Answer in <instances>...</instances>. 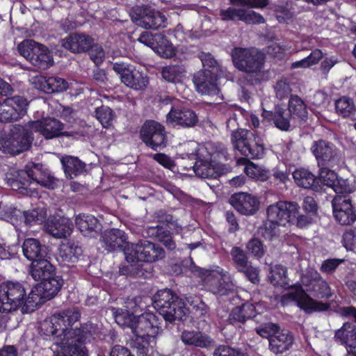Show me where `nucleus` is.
<instances>
[{"label":"nucleus","instance_id":"f257e3e1","mask_svg":"<svg viewBox=\"0 0 356 356\" xmlns=\"http://www.w3.org/2000/svg\"><path fill=\"white\" fill-rule=\"evenodd\" d=\"M79 318V310L71 308L54 313L42 323V331L47 336L54 337V344L58 347L54 356H88L86 344L95 339L98 328L93 323L72 328Z\"/></svg>","mask_w":356,"mask_h":356},{"label":"nucleus","instance_id":"f03ea898","mask_svg":"<svg viewBox=\"0 0 356 356\" xmlns=\"http://www.w3.org/2000/svg\"><path fill=\"white\" fill-rule=\"evenodd\" d=\"M127 264L120 267V273L134 277L147 278L152 275L149 263L162 259L165 251L159 245L148 241L130 243L124 250Z\"/></svg>","mask_w":356,"mask_h":356},{"label":"nucleus","instance_id":"7ed1b4c3","mask_svg":"<svg viewBox=\"0 0 356 356\" xmlns=\"http://www.w3.org/2000/svg\"><path fill=\"white\" fill-rule=\"evenodd\" d=\"M131 330L134 338L129 341L130 347L140 356H152L160 330L156 315L147 312L136 317Z\"/></svg>","mask_w":356,"mask_h":356},{"label":"nucleus","instance_id":"20e7f679","mask_svg":"<svg viewBox=\"0 0 356 356\" xmlns=\"http://www.w3.org/2000/svg\"><path fill=\"white\" fill-rule=\"evenodd\" d=\"M234 65L246 73L245 79L254 85L268 79L264 70V55L255 49L236 47L232 51Z\"/></svg>","mask_w":356,"mask_h":356},{"label":"nucleus","instance_id":"39448f33","mask_svg":"<svg viewBox=\"0 0 356 356\" xmlns=\"http://www.w3.org/2000/svg\"><path fill=\"white\" fill-rule=\"evenodd\" d=\"M24 285L19 282L7 281L0 284V312H10L22 307L23 313L32 312L31 303Z\"/></svg>","mask_w":356,"mask_h":356},{"label":"nucleus","instance_id":"423d86ee","mask_svg":"<svg viewBox=\"0 0 356 356\" xmlns=\"http://www.w3.org/2000/svg\"><path fill=\"white\" fill-rule=\"evenodd\" d=\"M33 135L29 123L16 125L5 134L0 133V151L13 155L27 151L31 147Z\"/></svg>","mask_w":356,"mask_h":356},{"label":"nucleus","instance_id":"0eeeda50","mask_svg":"<svg viewBox=\"0 0 356 356\" xmlns=\"http://www.w3.org/2000/svg\"><path fill=\"white\" fill-rule=\"evenodd\" d=\"M154 305L160 315L168 322L181 321L185 316L184 303L172 290H159L154 296Z\"/></svg>","mask_w":356,"mask_h":356},{"label":"nucleus","instance_id":"6e6552de","mask_svg":"<svg viewBox=\"0 0 356 356\" xmlns=\"http://www.w3.org/2000/svg\"><path fill=\"white\" fill-rule=\"evenodd\" d=\"M231 140L241 154L250 159H260L264 153L263 140L251 131L243 129L233 131Z\"/></svg>","mask_w":356,"mask_h":356},{"label":"nucleus","instance_id":"1a4fd4ad","mask_svg":"<svg viewBox=\"0 0 356 356\" xmlns=\"http://www.w3.org/2000/svg\"><path fill=\"white\" fill-rule=\"evenodd\" d=\"M202 276L206 290L216 296H226L234 290L232 276L220 267L213 270H202Z\"/></svg>","mask_w":356,"mask_h":356},{"label":"nucleus","instance_id":"9d476101","mask_svg":"<svg viewBox=\"0 0 356 356\" xmlns=\"http://www.w3.org/2000/svg\"><path fill=\"white\" fill-rule=\"evenodd\" d=\"M280 302L283 306L293 304L306 313L325 311L329 308L327 304L312 299L300 286L296 287L294 291L284 294Z\"/></svg>","mask_w":356,"mask_h":356},{"label":"nucleus","instance_id":"9b49d317","mask_svg":"<svg viewBox=\"0 0 356 356\" xmlns=\"http://www.w3.org/2000/svg\"><path fill=\"white\" fill-rule=\"evenodd\" d=\"M63 284V279L56 273L38 284L28 295L27 302L31 303V309L35 310L41 299L52 298L60 291Z\"/></svg>","mask_w":356,"mask_h":356},{"label":"nucleus","instance_id":"f8f14e48","mask_svg":"<svg viewBox=\"0 0 356 356\" xmlns=\"http://www.w3.org/2000/svg\"><path fill=\"white\" fill-rule=\"evenodd\" d=\"M132 21L145 29H157L164 26L165 17L148 6H134L131 11Z\"/></svg>","mask_w":356,"mask_h":356},{"label":"nucleus","instance_id":"ddd939ff","mask_svg":"<svg viewBox=\"0 0 356 356\" xmlns=\"http://www.w3.org/2000/svg\"><path fill=\"white\" fill-rule=\"evenodd\" d=\"M140 136L145 145L154 151L161 150L167 145L165 127L156 121H147L141 128Z\"/></svg>","mask_w":356,"mask_h":356},{"label":"nucleus","instance_id":"4468645a","mask_svg":"<svg viewBox=\"0 0 356 356\" xmlns=\"http://www.w3.org/2000/svg\"><path fill=\"white\" fill-rule=\"evenodd\" d=\"M299 206L296 202L278 201L266 208V216L270 220L277 222L282 227L293 223L298 213Z\"/></svg>","mask_w":356,"mask_h":356},{"label":"nucleus","instance_id":"2eb2a0df","mask_svg":"<svg viewBox=\"0 0 356 356\" xmlns=\"http://www.w3.org/2000/svg\"><path fill=\"white\" fill-rule=\"evenodd\" d=\"M113 70L120 75L121 81L130 88L143 90L148 84L147 76L131 65L117 62L113 65Z\"/></svg>","mask_w":356,"mask_h":356},{"label":"nucleus","instance_id":"dca6fc26","mask_svg":"<svg viewBox=\"0 0 356 356\" xmlns=\"http://www.w3.org/2000/svg\"><path fill=\"white\" fill-rule=\"evenodd\" d=\"M28 102L22 97L15 96L0 102V122L17 120L26 113Z\"/></svg>","mask_w":356,"mask_h":356},{"label":"nucleus","instance_id":"f3484780","mask_svg":"<svg viewBox=\"0 0 356 356\" xmlns=\"http://www.w3.org/2000/svg\"><path fill=\"white\" fill-rule=\"evenodd\" d=\"M311 151L317 160L318 167H334L339 163L340 156L334 145L326 140L314 141Z\"/></svg>","mask_w":356,"mask_h":356},{"label":"nucleus","instance_id":"a211bd4d","mask_svg":"<svg viewBox=\"0 0 356 356\" xmlns=\"http://www.w3.org/2000/svg\"><path fill=\"white\" fill-rule=\"evenodd\" d=\"M333 216L342 225H350L356 220V213L348 195H337L332 200Z\"/></svg>","mask_w":356,"mask_h":356},{"label":"nucleus","instance_id":"6ab92c4d","mask_svg":"<svg viewBox=\"0 0 356 356\" xmlns=\"http://www.w3.org/2000/svg\"><path fill=\"white\" fill-rule=\"evenodd\" d=\"M166 122L172 127L191 128L197 124L198 118L196 113L189 108L172 107L166 115Z\"/></svg>","mask_w":356,"mask_h":356},{"label":"nucleus","instance_id":"aec40b11","mask_svg":"<svg viewBox=\"0 0 356 356\" xmlns=\"http://www.w3.org/2000/svg\"><path fill=\"white\" fill-rule=\"evenodd\" d=\"M222 75L213 74L209 72V69L197 72L193 76V83L196 90L202 95H216L219 89L217 86L218 77Z\"/></svg>","mask_w":356,"mask_h":356},{"label":"nucleus","instance_id":"412c9836","mask_svg":"<svg viewBox=\"0 0 356 356\" xmlns=\"http://www.w3.org/2000/svg\"><path fill=\"white\" fill-rule=\"evenodd\" d=\"M229 203L238 213L245 216L254 214L259 207V202L257 197L246 193L232 195Z\"/></svg>","mask_w":356,"mask_h":356},{"label":"nucleus","instance_id":"4be33fe9","mask_svg":"<svg viewBox=\"0 0 356 356\" xmlns=\"http://www.w3.org/2000/svg\"><path fill=\"white\" fill-rule=\"evenodd\" d=\"M302 283L307 288V291L312 293L314 296L329 298L332 296L327 283L316 272L305 275L302 278Z\"/></svg>","mask_w":356,"mask_h":356},{"label":"nucleus","instance_id":"5701e85b","mask_svg":"<svg viewBox=\"0 0 356 356\" xmlns=\"http://www.w3.org/2000/svg\"><path fill=\"white\" fill-rule=\"evenodd\" d=\"M94 43L93 38L85 33H72L60 41L61 46L72 53L87 51Z\"/></svg>","mask_w":356,"mask_h":356},{"label":"nucleus","instance_id":"b1692460","mask_svg":"<svg viewBox=\"0 0 356 356\" xmlns=\"http://www.w3.org/2000/svg\"><path fill=\"white\" fill-rule=\"evenodd\" d=\"M32 131L40 132L46 139H52L62 134L63 124L55 118L29 122Z\"/></svg>","mask_w":356,"mask_h":356},{"label":"nucleus","instance_id":"393cba45","mask_svg":"<svg viewBox=\"0 0 356 356\" xmlns=\"http://www.w3.org/2000/svg\"><path fill=\"white\" fill-rule=\"evenodd\" d=\"M33 168L26 170H15L8 173L6 176L8 184L15 191L26 190L32 191L35 188H31L33 185Z\"/></svg>","mask_w":356,"mask_h":356},{"label":"nucleus","instance_id":"a878e982","mask_svg":"<svg viewBox=\"0 0 356 356\" xmlns=\"http://www.w3.org/2000/svg\"><path fill=\"white\" fill-rule=\"evenodd\" d=\"M294 341L293 334L289 330H280L270 338L269 350L275 355L288 351Z\"/></svg>","mask_w":356,"mask_h":356},{"label":"nucleus","instance_id":"bb28decb","mask_svg":"<svg viewBox=\"0 0 356 356\" xmlns=\"http://www.w3.org/2000/svg\"><path fill=\"white\" fill-rule=\"evenodd\" d=\"M34 83L38 90L48 94L63 92L69 86L67 81L58 76H38Z\"/></svg>","mask_w":356,"mask_h":356},{"label":"nucleus","instance_id":"cd10ccee","mask_svg":"<svg viewBox=\"0 0 356 356\" xmlns=\"http://www.w3.org/2000/svg\"><path fill=\"white\" fill-rule=\"evenodd\" d=\"M334 339L337 343L346 346L348 353L356 348V326L350 322L344 323L342 327L335 331Z\"/></svg>","mask_w":356,"mask_h":356},{"label":"nucleus","instance_id":"c85d7f7f","mask_svg":"<svg viewBox=\"0 0 356 356\" xmlns=\"http://www.w3.org/2000/svg\"><path fill=\"white\" fill-rule=\"evenodd\" d=\"M126 240L124 232L118 229L107 230L103 235L104 247L108 251L122 250L124 252L130 244Z\"/></svg>","mask_w":356,"mask_h":356},{"label":"nucleus","instance_id":"c756f323","mask_svg":"<svg viewBox=\"0 0 356 356\" xmlns=\"http://www.w3.org/2000/svg\"><path fill=\"white\" fill-rule=\"evenodd\" d=\"M56 273V268L45 258L31 263L29 268V275L35 281L40 282L49 279Z\"/></svg>","mask_w":356,"mask_h":356},{"label":"nucleus","instance_id":"7c9ffc66","mask_svg":"<svg viewBox=\"0 0 356 356\" xmlns=\"http://www.w3.org/2000/svg\"><path fill=\"white\" fill-rule=\"evenodd\" d=\"M46 227L49 234L54 238H62L70 235L73 225L69 218L63 217L48 221Z\"/></svg>","mask_w":356,"mask_h":356},{"label":"nucleus","instance_id":"2f4dec72","mask_svg":"<svg viewBox=\"0 0 356 356\" xmlns=\"http://www.w3.org/2000/svg\"><path fill=\"white\" fill-rule=\"evenodd\" d=\"M24 256L32 263L45 258L47 255L46 248L42 245L40 242L33 238H29L24 240L22 245Z\"/></svg>","mask_w":356,"mask_h":356},{"label":"nucleus","instance_id":"473e14b6","mask_svg":"<svg viewBox=\"0 0 356 356\" xmlns=\"http://www.w3.org/2000/svg\"><path fill=\"white\" fill-rule=\"evenodd\" d=\"M181 339L185 345L202 348H209L213 344V340L209 335L198 331L184 330Z\"/></svg>","mask_w":356,"mask_h":356},{"label":"nucleus","instance_id":"72a5a7b5","mask_svg":"<svg viewBox=\"0 0 356 356\" xmlns=\"http://www.w3.org/2000/svg\"><path fill=\"white\" fill-rule=\"evenodd\" d=\"M75 224L80 232L87 236H92L102 229V225L95 216L80 214L75 219Z\"/></svg>","mask_w":356,"mask_h":356},{"label":"nucleus","instance_id":"f704fd0d","mask_svg":"<svg viewBox=\"0 0 356 356\" xmlns=\"http://www.w3.org/2000/svg\"><path fill=\"white\" fill-rule=\"evenodd\" d=\"M254 314L255 308L254 305L246 302L232 309L229 316V321L232 324L240 326L246 320L254 316Z\"/></svg>","mask_w":356,"mask_h":356},{"label":"nucleus","instance_id":"c9c22d12","mask_svg":"<svg viewBox=\"0 0 356 356\" xmlns=\"http://www.w3.org/2000/svg\"><path fill=\"white\" fill-rule=\"evenodd\" d=\"M64 172L67 177L73 178L86 171V164L77 157L66 156L61 159Z\"/></svg>","mask_w":356,"mask_h":356},{"label":"nucleus","instance_id":"e433bc0d","mask_svg":"<svg viewBox=\"0 0 356 356\" xmlns=\"http://www.w3.org/2000/svg\"><path fill=\"white\" fill-rule=\"evenodd\" d=\"M82 249L73 242L62 243L59 247L58 256L63 262L74 263L82 254Z\"/></svg>","mask_w":356,"mask_h":356},{"label":"nucleus","instance_id":"4c0bfd02","mask_svg":"<svg viewBox=\"0 0 356 356\" xmlns=\"http://www.w3.org/2000/svg\"><path fill=\"white\" fill-rule=\"evenodd\" d=\"M149 236L154 239L162 243L165 247L173 250L176 248L175 242L172 240L171 233L161 226L149 227L147 229Z\"/></svg>","mask_w":356,"mask_h":356},{"label":"nucleus","instance_id":"58836bf2","mask_svg":"<svg viewBox=\"0 0 356 356\" xmlns=\"http://www.w3.org/2000/svg\"><path fill=\"white\" fill-rule=\"evenodd\" d=\"M30 63L40 70H47L54 65L53 55L49 49L41 44L35 57H32Z\"/></svg>","mask_w":356,"mask_h":356},{"label":"nucleus","instance_id":"ea45409f","mask_svg":"<svg viewBox=\"0 0 356 356\" xmlns=\"http://www.w3.org/2000/svg\"><path fill=\"white\" fill-rule=\"evenodd\" d=\"M293 177L299 186L314 190L318 189L317 178L308 170L305 168L297 169L293 172Z\"/></svg>","mask_w":356,"mask_h":356},{"label":"nucleus","instance_id":"a19ab883","mask_svg":"<svg viewBox=\"0 0 356 356\" xmlns=\"http://www.w3.org/2000/svg\"><path fill=\"white\" fill-rule=\"evenodd\" d=\"M268 277L270 282L275 286L285 288L289 284L286 268L280 264L270 266Z\"/></svg>","mask_w":356,"mask_h":356},{"label":"nucleus","instance_id":"79ce46f5","mask_svg":"<svg viewBox=\"0 0 356 356\" xmlns=\"http://www.w3.org/2000/svg\"><path fill=\"white\" fill-rule=\"evenodd\" d=\"M154 40L155 44L153 50L159 56L168 58L175 54L172 43L169 42L165 35L161 33H156Z\"/></svg>","mask_w":356,"mask_h":356},{"label":"nucleus","instance_id":"37998d69","mask_svg":"<svg viewBox=\"0 0 356 356\" xmlns=\"http://www.w3.org/2000/svg\"><path fill=\"white\" fill-rule=\"evenodd\" d=\"M33 184L45 187L48 189H54L57 186L58 179L47 171L40 170L38 165H34Z\"/></svg>","mask_w":356,"mask_h":356},{"label":"nucleus","instance_id":"c03bdc74","mask_svg":"<svg viewBox=\"0 0 356 356\" xmlns=\"http://www.w3.org/2000/svg\"><path fill=\"white\" fill-rule=\"evenodd\" d=\"M288 109L289 115L293 118L304 120L307 118V111L304 102L297 95L291 96Z\"/></svg>","mask_w":356,"mask_h":356},{"label":"nucleus","instance_id":"a18cd8bd","mask_svg":"<svg viewBox=\"0 0 356 356\" xmlns=\"http://www.w3.org/2000/svg\"><path fill=\"white\" fill-rule=\"evenodd\" d=\"M335 110L339 115L348 118L354 115L356 106L353 99L343 96L335 101Z\"/></svg>","mask_w":356,"mask_h":356},{"label":"nucleus","instance_id":"49530a36","mask_svg":"<svg viewBox=\"0 0 356 356\" xmlns=\"http://www.w3.org/2000/svg\"><path fill=\"white\" fill-rule=\"evenodd\" d=\"M184 72V67L179 65H167L162 68V78L169 83H177L181 80Z\"/></svg>","mask_w":356,"mask_h":356},{"label":"nucleus","instance_id":"de8ad7c7","mask_svg":"<svg viewBox=\"0 0 356 356\" xmlns=\"http://www.w3.org/2000/svg\"><path fill=\"white\" fill-rule=\"evenodd\" d=\"M281 226H282V225L274 220H271L267 217L266 220L259 228V233L261 236L266 239L272 241L280 235V227Z\"/></svg>","mask_w":356,"mask_h":356},{"label":"nucleus","instance_id":"09e8293b","mask_svg":"<svg viewBox=\"0 0 356 356\" xmlns=\"http://www.w3.org/2000/svg\"><path fill=\"white\" fill-rule=\"evenodd\" d=\"M41 44L33 40H24L18 44L17 50L21 56L30 62L35 53L38 52Z\"/></svg>","mask_w":356,"mask_h":356},{"label":"nucleus","instance_id":"8fccbe9b","mask_svg":"<svg viewBox=\"0 0 356 356\" xmlns=\"http://www.w3.org/2000/svg\"><path fill=\"white\" fill-rule=\"evenodd\" d=\"M198 57L202 63L204 70L209 69V72L213 74L224 75L222 67L210 53L201 52Z\"/></svg>","mask_w":356,"mask_h":356},{"label":"nucleus","instance_id":"3c124183","mask_svg":"<svg viewBox=\"0 0 356 356\" xmlns=\"http://www.w3.org/2000/svg\"><path fill=\"white\" fill-rule=\"evenodd\" d=\"M113 314L115 322L121 327L131 329L136 316H134L128 310L113 308Z\"/></svg>","mask_w":356,"mask_h":356},{"label":"nucleus","instance_id":"603ef678","mask_svg":"<svg viewBox=\"0 0 356 356\" xmlns=\"http://www.w3.org/2000/svg\"><path fill=\"white\" fill-rule=\"evenodd\" d=\"M95 117L104 127H108L111 125L115 118L113 111L106 106H102L95 109Z\"/></svg>","mask_w":356,"mask_h":356},{"label":"nucleus","instance_id":"864d4df0","mask_svg":"<svg viewBox=\"0 0 356 356\" xmlns=\"http://www.w3.org/2000/svg\"><path fill=\"white\" fill-rule=\"evenodd\" d=\"M290 115L286 110L277 108L273 115L276 127L282 131H288L290 127Z\"/></svg>","mask_w":356,"mask_h":356},{"label":"nucleus","instance_id":"5fc2aeb1","mask_svg":"<svg viewBox=\"0 0 356 356\" xmlns=\"http://www.w3.org/2000/svg\"><path fill=\"white\" fill-rule=\"evenodd\" d=\"M319 177L317 179L316 184L321 181L322 184L332 188L337 179V175L334 170L330 169L329 166L319 167Z\"/></svg>","mask_w":356,"mask_h":356},{"label":"nucleus","instance_id":"6e6d98bb","mask_svg":"<svg viewBox=\"0 0 356 356\" xmlns=\"http://www.w3.org/2000/svg\"><path fill=\"white\" fill-rule=\"evenodd\" d=\"M230 254L237 270L250 263L246 253L239 247H233Z\"/></svg>","mask_w":356,"mask_h":356},{"label":"nucleus","instance_id":"4d7b16f0","mask_svg":"<svg viewBox=\"0 0 356 356\" xmlns=\"http://www.w3.org/2000/svg\"><path fill=\"white\" fill-rule=\"evenodd\" d=\"M240 21L246 24H262L265 22V19L261 15L252 10H246L241 8Z\"/></svg>","mask_w":356,"mask_h":356},{"label":"nucleus","instance_id":"13d9d810","mask_svg":"<svg viewBox=\"0 0 356 356\" xmlns=\"http://www.w3.org/2000/svg\"><path fill=\"white\" fill-rule=\"evenodd\" d=\"M24 222L28 225L41 223L45 219V214L42 211L32 209L23 212Z\"/></svg>","mask_w":356,"mask_h":356},{"label":"nucleus","instance_id":"bf43d9fd","mask_svg":"<svg viewBox=\"0 0 356 356\" xmlns=\"http://www.w3.org/2000/svg\"><path fill=\"white\" fill-rule=\"evenodd\" d=\"M248 251L257 258H261L265 254L262 242L257 238L250 239L246 244Z\"/></svg>","mask_w":356,"mask_h":356},{"label":"nucleus","instance_id":"052dcab7","mask_svg":"<svg viewBox=\"0 0 356 356\" xmlns=\"http://www.w3.org/2000/svg\"><path fill=\"white\" fill-rule=\"evenodd\" d=\"M337 195H348L353 193L355 190L354 186L350 184L348 179L338 178L336 183L332 188Z\"/></svg>","mask_w":356,"mask_h":356},{"label":"nucleus","instance_id":"680f3d73","mask_svg":"<svg viewBox=\"0 0 356 356\" xmlns=\"http://www.w3.org/2000/svg\"><path fill=\"white\" fill-rule=\"evenodd\" d=\"M193 171L195 175L201 178L212 177L214 175L213 168H211L207 163L202 161L197 162L193 166Z\"/></svg>","mask_w":356,"mask_h":356},{"label":"nucleus","instance_id":"e2e57ef3","mask_svg":"<svg viewBox=\"0 0 356 356\" xmlns=\"http://www.w3.org/2000/svg\"><path fill=\"white\" fill-rule=\"evenodd\" d=\"M279 330L280 327L278 325L273 323H268L261 325L259 327H257L256 329V332L261 337L264 338H268L269 342L270 338H271V337L274 335L275 332H278Z\"/></svg>","mask_w":356,"mask_h":356},{"label":"nucleus","instance_id":"0e129e2a","mask_svg":"<svg viewBox=\"0 0 356 356\" xmlns=\"http://www.w3.org/2000/svg\"><path fill=\"white\" fill-rule=\"evenodd\" d=\"M238 271L243 273L248 280L253 284H257L259 282V270L258 268L253 266L250 263Z\"/></svg>","mask_w":356,"mask_h":356},{"label":"nucleus","instance_id":"69168bd1","mask_svg":"<svg viewBox=\"0 0 356 356\" xmlns=\"http://www.w3.org/2000/svg\"><path fill=\"white\" fill-rule=\"evenodd\" d=\"M241 8L229 7L227 9H222L219 12V16L222 21H240Z\"/></svg>","mask_w":356,"mask_h":356},{"label":"nucleus","instance_id":"338daca9","mask_svg":"<svg viewBox=\"0 0 356 356\" xmlns=\"http://www.w3.org/2000/svg\"><path fill=\"white\" fill-rule=\"evenodd\" d=\"M187 301L197 316H204L209 311L208 306L199 298L195 300L192 297H189L187 298Z\"/></svg>","mask_w":356,"mask_h":356},{"label":"nucleus","instance_id":"774afa93","mask_svg":"<svg viewBox=\"0 0 356 356\" xmlns=\"http://www.w3.org/2000/svg\"><path fill=\"white\" fill-rule=\"evenodd\" d=\"M213 356H245L239 350H235L229 346H220L213 353Z\"/></svg>","mask_w":356,"mask_h":356}]
</instances>
